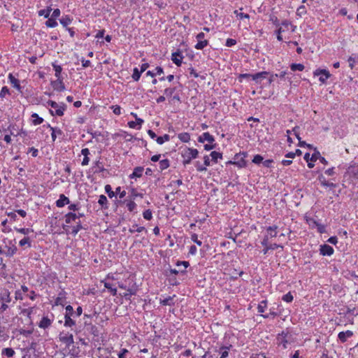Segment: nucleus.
Listing matches in <instances>:
<instances>
[{
  "mask_svg": "<svg viewBox=\"0 0 358 358\" xmlns=\"http://www.w3.org/2000/svg\"><path fill=\"white\" fill-rule=\"evenodd\" d=\"M52 321L53 319H50L48 316H43L38 323V327L43 329H48L51 326Z\"/></svg>",
  "mask_w": 358,
  "mask_h": 358,
  "instance_id": "18",
  "label": "nucleus"
},
{
  "mask_svg": "<svg viewBox=\"0 0 358 358\" xmlns=\"http://www.w3.org/2000/svg\"><path fill=\"white\" fill-rule=\"evenodd\" d=\"M289 332L282 331L281 333L278 334L277 339L280 341V344L282 345L283 349H286L287 348L288 340L287 337L288 336Z\"/></svg>",
  "mask_w": 358,
  "mask_h": 358,
  "instance_id": "14",
  "label": "nucleus"
},
{
  "mask_svg": "<svg viewBox=\"0 0 358 358\" xmlns=\"http://www.w3.org/2000/svg\"><path fill=\"white\" fill-rule=\"evenodd\" d=\"M306 13H307V10H306V6L303 5H301L300 6L298 7L296 13V15H298L299 17H302L303 15L306 14Z\"/></svg>",
  "mask_w": 358,
  "mask_h": 358,
  "instance_id": "58",
  "label": "nucleus"
},
{
  "mask_svg": "<svg viewBox=\"0 0 358 358\" xmlns=\"http://www.w3.org/2000/svg\"><path fill=\"white\" fill-rule=\"evenodd\" d=\"M348 173L355 179H358V166H350L348 169Z\"/></svg>",
  "mask_w": 358,
  "mask_h": 358,
  "instance_id": "31",
  "label": "nucleus"
},
{
  "mask_svg": "<svg viewBox=\"0 0 358 358\" xmlns=\"http://www.w3.org/2000/svg\"><path fill=\"white\" fill-rule=\"evenodd\" d=\"M83 229L82 224L80 221H79L76 226H73L72 228L71 234L73 236L77 235V234Z\"/></svg>",
  "mask_w": 358,
  "mask_h": 358,
  "instance_id": "57",
  "label": "nucleus"
},
{
  "mask_svg": "<svg viewBox=\"0 0 358 358\" xmlns=\"http://www.w3.org/2000/svg\"><path fill=\"white\" fill-rule=\"evenodd\" d=\"M65 222L66 224H71L72 222H75L77 220L76 213L73 212H69L64 216Z\"/></svg>",
  "mask_w": 358,
  "mask_h": 358,
  "instance_id": "35",
  "label": "nucleus"
},
{
  "mask_svg": "<svg viewBox=\"0 0 358 358\" xmlns=\"http://www.w3.org/2000/svg\"><path fill=\"white\" fill-rule=\"evenodd\" d=\"M46 127L48 128H50V129L52 131L51 137L52 141H55L56 140L55 133H57L59 136H62L63 134V131L59 127H53L50 124H47Z\"/></svg>",
  "mask_w": 358,
  "mask_h": 358,
  "instance_id": "27",
  "label": "nucleus"
},
{
  "mask_svg": "<svg viewBox=\"0 0 358 358\" xmlns=\"http://www.w3.org/2000/svg\"><path fill=\"white\" fill-rule=\"evenodd\" d=\"M320 152L315 148L314 152L312 154L310 159L311 162H316L317 159H320Z\"/></svg>",
  "mask_w": 358,
  "mask_h": 358,
  "instance_id": "62",
  "label": "nucleus"
},
{
  "mask_svg": "<svg viewBox=\"0 0 358 358\" xmlns=\"http://www.w3.org/2000/svg\"><path fill=\"white\" fill-rule=\"evenodd\" d=\"M98 203L101 206L102 210H108L109 208V203L107 197L101 194L99 196Z\"/></svg>",
  "mask_w": 358,
  "mask_h": 358,
  "instance_id": "23",
  "label": "nucleus"
},
{
  "mask_svg": "<svg viewBox=\"0 0 358 358\" xmlns=\"http://www.w3.org/2000/svg\"><path fill=\"white\" fill-rule=\"evenodd\" d=\"M52 11L51 7H47L46 9H42L38 10V14L39 16H44L45 18H48L50 17V13Z\"/></svg>",
  "mask_w": 358,
  "mask_h": 358,
  "instance_id": "46",
  "label": "nucleus"
},
{
  "mask_svg": "<svg viewBox=\"0 0 358 358\" xmlns=\"http://www.w3.org/2000/svg\"><path fill=\"white\" fill-rule=\"evenodd\" d=\"M45 25L48 27H50V28H54V27H56L57 25H58V23L56 20V19L52 17H49L48 18V20L45 22Z\"/></svg>",
  "mask_w": 358,
  "mask_h": 358,
  "instance_id": "50",
  "label": "nucleus"
},
{
  "mask_svg": "<svg viewBox=\"0 0 358 358\" xmlns=\"http://www.w3.org/2000/svg\"><path fill=\"white\" fill-rule=\"evenodd\" d=\"M46 106H50L51 109L49 110V113L52 116H63L64 111L66 110V105L63 103H57L52 100H48L46 102Z\"/></svg>",
  "mask_w": 358,
  "mask_h": 358,
  "instance_id": "2",
  "label": "nucleus"
},
{
  "mask_svg": "<svg viewBox=\"0 0 358 358\" xmlns=\"http://www.w3.org/2000/svg\"><path fill=\"white\" fill-rule=\"evenodd\" d=\"M353 336V332L350 330H347L345 331H341L338 334V340L344 343L347 341L348 338L352 337Z\"/></svg>",
  "mask_w": 358,
  "mask_h": 358,
  "instance_id": "19",
  "label": "nucleus"
},
{
  "mask_svg": "<svg viewBox=\"0 0 358 358\" xmlns=\"http://www.w3.org/2000/svg\"><path fill=\"white\" fill-rule=\"evenodd\" d=\"M194 166L196 171L199 172H203L207 171L206 167L204 165H202L199 161H196L194 163Z\"/></svg>",
  "mask_w": 358,
  "mask_h": 358,
  "instance_id": "61",
  "label": "nucleus"
},
{
  "mask_svg": "<svg viewBox=\"0 0 358 358\" xmlns=\"http://www.w3.org/2000/svg\"><path fill=\"white\" fill-rule=\"evenodd\" d=\"M306 221L311 229L315 228L317 224L319 223V222L316 220L314 217H306Z\"/></svg>",
  "mask_w": 358,
  "mask_h": 358,
  "instance_id": "48",
  "label": "nucleus"
},
{
  "mask_svg": "<svg viewBox=\"0 0 358 358\" xmlns=\"http://www.w3.org/2000/svg\"><path fill=\"white\" fill-rule=\"evenodd\" d=\"M125 204H126V206L129 212L133 213H137V211H136L137 205L134 202V200H131V199L127 200V202L125 203Z\"/></svg>",
  "mask_w": 358,
  "mask_h": 358,
  "instance_id": "30",
  "label": "nucleus"
},
{
  "mask_svg": "<svg viewBox=\"0 0 358 358\" xmlns=\"http://www.w3.org/2000/svg\"><path fill=\"white\" fill-rule=\"evenodd\" d=\"M210 156L211 157L212 162L215 164L217 163L218 159H222L223 158L222 153L217 151H212Z\"/></svg>",
  "mask_w": 358,
  "mask_h": 358,
  "instance_id": "33",
  "label": "nucleus"
},
{
  "mask_svg": "<svg viewBox=\"0 0 358 358\" xmlns=\"http://www.w3.org/2000/svg\"><path fill=\"white\" fill-rule=\"evenodd\" d=\"M84 336H87L88 334L93 335L94 337L99 336V331L98 327L92 324V322H88L87 321L84 322Z\"/></svg>",
  "mask_w": 358,
  "mask_h": 358,
  "instance_id": "4",
  "label": "nucleus"
},
{
  "mask_svg": "<svg viewBox=\"0 0 358 358\" xmlns=\"http://www.w3.org/2000/svg\"><path fill=\"white\" fill-rule=\"evenodd\" d=\"M137 197L143 198V194L138 192L135 188H131L129 195V199L135 200Z\"/></svg>",
  "mask_w": 358,
  "mask_h": 358,
  "instance_id": "39",
  "label": "nucleus"
},
{
  "mask_svg": "<svg viewBox=\"0 0 358 358\" xmlns=\"http://www.w3.org/2000/svg\"><path fill=\"white\" fill-rule=\"evenodd\" d=\"M268 308V301L266 299L262 300L257 305V312L262 315H264L263 313H265Z\"/></svg>",
  "mask_w": 358,
  "mask_h": 358,
  "instance_id": "28",
  "label": "nucleus"
},
{
  "mask_svg": "<svg viewBox=\"0 0 358 358\" xmlns=\"http://www.w3.org/2000/svg\"><path fill=\"white\" fill-rule=\"evenodd\" d=\"M8 78L14 88H15L18 92H22V87L20 85V80L15 78L13 73H10L8 76Z\"/></svg>",
  "mask_w": 358,
  "mask_h": 358,
  "instance_id": "12",
  "label": "nucleus"
},
{
  "mask_svg": "<svg viewBox=\"0 0 358 358\" xmlns=\"http://www.w3.org/2000/svg\"><path fill=\"white\" fill-rule=\"evenodd\" d=\"M70 203L69 197L65 196L64 194H61L59 199L55 201V205L58 208H63L67 204Z\"/></svg>",
  "mask_w": 358,
  "mask_h": 358,
  "instance_id": "17",
  "label": "nucleus"
},
{
  "mask_svg": "<svg viewBox=\"0 0 358 358\" xmlns=\"http://www.w3.org/2000/svg\"><path fill=\"white\" fill-rule=\"evenodd\" d=\"M198 155L199 151L197 149L186 147L181 154L183 165L186 166L191 164L192 159L197 158Z\"/></svg>",
  "mask_w": 358,
  "mask_h": 358,
  "instance_id": "3",
  "label": "nucleus"
},
{
  "mask_svg": "<svg viewBox=\"0 0 358 358\" xmlns=\"http://www.w3.org/2000/svg\"><path fill=\"white\" fill-rule=\"evenodd\" d=\"M72 21L73 17L69 15L62 16V17L59 19L60 24L66 29L68 28V26L72 22Z\"/></svg>",
  "mask_w": 358,
  "mask_h": 358,
  "instance_id": "26",
  "label": "nucleus"
},
{
  "mask_svg": "<svg viewBox=\"0 0 358 358\" xmlns=\"http://www.w3.org/2000/svg\"><path fill=\"white\" fill-rule=\"evenodd\" d=\"M186 273H187V271L186 270H177L176 268H170V269H169V274H168V271H166V276H170L171 275H176L178 274L185 275Z\"/></svg>",
  "mask_w": 358,
  "mask_h": 358,
  "instance_id": "44",
  "label": "nucleus"
},
{
  "mask_svg": "<svg viewBox=\"0 0 358 358\" xmlns=\"http://www.w3.org/2000/svg\"><path fill=\"white\" fill-rule=\"evenodd\" d=\"M66 292L62 289L58 294V296L55 299L54 305L55 306H64V302L66 300Z\"/></svg>",
  "mask_w": 358,
  "mask_h": 358,
  "instance_id": "20",
  "label": "nucleus"
},
{
  "mask_svg": "<svg viewBox=\"0 0 358 358\" xmlns=\"http://www.w3.org/2000/svg\"><path fill=\"white\" fill-rule=\"evenodd\" d=\"M101 159V157H99L96 161L93 162L92 166L90 168L89 171H92L94 174H99L101 173V171H106V169L104 168Z\"/></svg>",
  "mask_w": 358,
  "mask_h": 358,
  "instance_id": "9",
  "label": "nucleus"
},
{
  "mask_svg": "<svg viewBox=\"0 0 358 358\" xmlns=\"http://www.w3.org/2000/svg\"><path fill=\"white\" fill-rule=\"evenodd\" d=\"M215 138L213 135H211L209 132H204L201 136L198 137V142L201 143H203L205 141H208V143H213L215 142Z\"/></svg>",
  "mask_w": 358,
  "mask_h": 358,
  "instance_id": "13",
  "label": "nucleus"
},
{
  "mask_svg": "<svg viewBox=\"0 0 358 358\" xmlns=\"http://www.w3.org/2000/svg\"><path fill=\"white\" fill-rule=\"evenodd\" d=\"M170 166V162L168 159H164L159 161V169L161 171H164L168 169Z\"/></svg>",
  "mask_w": 358,
  "mask_h": 358,
  "instance_id": "52",
  "label": "nucleus"
},
{
  "mask_svg": "<svg viewBox=\"0 0 358 358\" xmlns=\"http://www.w3.org/2000/svg\"><path fill=\"white\" fill-rule=\"evenodd\" d=\"M208 44V41L207 40L203 41H198L197 43L194 45V48L196 50H203L205 47H206Z\"/></svg>",
  "mask_w": 358,
  "mask_h": 358,
  "instance_id": "54",
  "label": "nucleus"
},
{
  "mask_svg": "<svg viewBox=\"0 0 358 358\" xmlns=\"http://www.w3.org/2000/svg\"><path fill=\"white\" fill-rule=\"evenodd\" d=\"M231 347V345L229 346L222 345L218 350L216 349L215 352L221 355L220 358H227L229 356V351Z\"/></svg>",
  "mask_w": 358,
  "mask_h": 358,
  "instance_id": "22",
  "label": "nucleus"
},
{
  "mask_svg": "<svg viewBox=\"0 0 358 358\" xmlns=\"http://www.w3.org/2000/svg\"><path fill=\"white\" fill-rule=\"evenodd\" d=\"M313 76H319V80L321 83L324 84L327 83V79H329L331 74L329 71L324 69H317L313 71Z\"/></svg>",
  "mask_w": 358,
  "mask_h": 358,
  "instance_id": "7",
  "label": "nucleus"
},
{
  "mask_svg": "<svg viewBox=\"0 0 358 358\" xmlns=\"http://www.w3.org/2000/svg\"><path fill=\"white\" fill-rule=\"evenodd\" d=\"M290 69L292 71H303L305 66L303 64H296V63H292L290 64Z\"/></svg>",
  "mask_w": 358,
  "mask_h": 358,
  "instance_id": "49",
  "label": "nucleus"
},
{
  "mask_svg": "<svg viewBox=\"0 0 358 358\" xmlns=\"http://www.w3.org/2000/svg\"><path fill=\"white\" fill-rule=\"evenodd\" d=\"M176 295H173V296H168L164 299H160V304L162 306H173L174 305V303L172 302L173 297Z\"/></svg>",
  "mask_w": 358,
  "mask_h": 358,
  "instance_id": "47",
  "label": "nucleus"
},
{
  "mask_svg": "<svg viewBox=\"0 0 358 358\" xmlns=\"http://www.w3.org/2000/svg\"><path fill=\"white\" fill-rule=\"evenodd\" d=\"M63 80L64 78H57L56 80L51 81V85L54 90L57 92H63L65 90V85Z\"/></svg>",
  "mask_w": 358,
  "mask_h": 358,
  "instance_id": "15",
  "label": "nucleus"
},
{
  "mask_svg": "<svg viewBox=\"0 0 358 358\" xmlns=\"http://www.w3.org/2000/svg\"><path fill=\"white\" fill-rule=\"evenodd\" d=\"M116 136L123 138L126 141H133L134 140H138V138L134 137L131 134L125 131H120L119 133L115 134Z\"/></svg>",
  "mask_w": 358,
  "mask_h": 358,
  "instance_id": "21",
  "label": "nucleus"
},
{
  "mask_svg": "<svg viewBox=\"0 0 358 358\" xmlns=\"http://www.w3.org/2000/svg\"><path fill=\"white\" fill-rule=\"evenodd\" d=\"M319 250L322 256H331L334 252V248L328 244L320 245Z\"/></svg>",
  "mask_w": 358,
  "mask_h": 358,
  "instance_id": "10",
  "label": "nucleus"
},
{
  "mask_svg": "<svg viewBox=\"0 0 358 358\" xmlns=\"http://www.w3.org/2000/svg\"><path fill=\"white\" fill-rule=\"evenodd\" d=\"M15 352L14 350L11 348H3L2 350V355L6 356L7 357H13L15 355Z\"/></svg>",
  "mask_w": 358,
  "mask_h": 358,
  "instance_id": "45",
  "label": "nucleus"
},
{
  "mask_svg": "<svg viewBox=\"0 0 358 358\" xmlns=\"http://www.w3.org/2000/svg\"><path fill=\"white\" fill-rule=\"evenodd\" d=\"M278 228V227L277 225L269 226L266 229V231H267L266 235H268V237H271V238L276 237Z\"/></svg>",
  "mask_w": 358,
  "mask_h": 358,
  "instance_id": "36",
  "label": "nucleus"
},
{
  "mask_svg": "<svg viewBox=\"0 0 358 358\" xmlns=\"http://www.w3.org/2000/svg\"><path fill=\"white\" fill-rule=\"evenodd\" d=\"M283 248V246L280 244L273 243L268 245L266 248H264L262 250L264 255H266L268 252L269 250H275L276 248Z\"/></svg>",
  "mask_w": 358,
  "mask_h": 358,
  "instance_id": "43",
  "label": "nucleus"
},
{
  "mask_svg": "<svg viewBox=\"0 0 358 358\" xmlns=\"http://www.w3.org/2000/svg\"><path fill=\"white\" fill-rule=\"evenodd\" d=\"M184 58L181 51L178 50L171 55V60L178 66H180L182 63V59Z\"/></svg>",
  "mask_w": 358,
  "mask_h": 358,
  "instance_id": "11",
  "label": "nucleus"
},
{
  "mask_svg": "<svg viewBox=\"0 0 358 358\" xmlns=\"http://www.w3.org/2000/svg\"><path fill=\"white\" fill-rule=\"evenodd\" d=\"M263 160H264L263 156H262L259 154H257L253 157V159H252V162L257 165H259L260 164H262Z\"/></svg>",
  "mask_w": 358,
  "mask_h": 358,
  "instance_id": "56",
  "label": "nucleus"
},
{
  "mask_svg": "<svg viewBox=\"0 0 358 358\" xmlns=\"http://www.w3.org/2000/svg\"><path fill=\"white\" fill-rule=\"evenodd\" d=\"M9 245H6L3 248H1L0 255L10 257L16 253L17 248L12 243V241H9Z\"/></svg>",
  "mask_w": 358,
  "mask_h": 358,
  "instance_id": "8",
  "label": "nucleus"
},
{
  "mask_svg": "<svg viewBox=\"0 0 358 358\" xmlns=\"http://www.w3.org/2000/svg\"><path fill=\"white\" fill-rule=\"evenodd\" d=\"M102 282L104 285V287L108 289V291L110 293L111 295H113V296L117 295V288L113 287V285L110 282H107L106 280L102 281Z\"/></svg>",
  "mask_w": 358,
  "mask_h": 358,
  "instance_id": "29",
  "label": "nucleus"
},
{
  "mask_svg": "<svg viewBox=\"0 0 358 358\" xmlns=\"http://www.w3.org/2000/svg\"><path fill=\"white\" fill-rule=\"evenodd\" d=\"M73 316L69 315H64V326L65 327H70L72 328V327L76 325V321L72 319Z\"/></svg>",
  "mask_w": 358,
  "mask_h": 358,
  "instance_id": "37",
  "label": "nucleus"
},
{
  "mask_svg": "<svg viewBox=\"0 0 358 358\" xmlns=\"http://www.w3.org/2000/svg\"><path fill=\"white\" fill-rule=\"evenodd\" d=\"M144 168L143 166H136L134 169L133 173L129 176L130 178H141L143 175Z\"/></svg>",
  "mask_w": 358,
  "mask_h": 358,
  "instance_id": "25",
  "label": "nucleus"
},
{
  "mask_svg": "<svg viewBox=\"0 0 358 358\" xmlns=\"http://www.w3.org/2000/svg\"><path fill=\"white\" fill-rule=\"evenodd\" d=\"M144 120L141 118H136L135 121H129L128 122V126L131 129H140Z\"/></svg>",
  "mask_w": 358,
  "mask_h": 358,
  "instance_id": "24",
  "label": "nucleus"
},
{
  "mask_svg": "<svg viewBox=\"0 0 358 358\" xmlns=\"http://www.w3.org/2000/svg\"><path fill=\"white\" fill-rule=\"evenodd\" d=\"M52 66L53 67L54 71H55V77H57V78H63L62 77V67L60 65L57 64L56 63H52Z\"/></svg>",
  "mask_w": 358,
  "mask_h": 358,
  "instance_id": "40",
  "label": "nucleus"
},
{
  "mask_svg": "<svg viewBox=\"0 0 358 358\" xmlns=\"http://www.w3.org/2000/svg\"><path fill=\"white\" fill-rule=\"evenodd\" d=\"M282 299L287 303H291L294 299V296L291 292H289L282 296Z\"/></svg>",
  "mask_w": 358,
  "mask_h": 358,
  "instance_id": "60",
  "label": "nucleus"
},
{
  "mask_svg": "<svg viewBox=\"0 0 358 358\" xmlns=\"http://www.w3.org/2000/svg\"><path fill=\"white\" fill-rule=\"evenodd\" d=\"M105 192L108 194V197L112 199L115 197V193L113 191L112 187L110 185H105Z\"/></svg>",
  "mask_w": 358,
  "mask_h": 358,
  "instance_id": "55",
  "label": "nucleus"
},
{
  "mask_svg": "<svg viewBox=\"0 0 358 358\" xmlns=\"http://www.w3.org/2000/svg\"><path fill=\"white\" fill-rule=\"evenodd\" d=\"M137 287L136 283H134L131 286L129 287L127 289V292L124 293L123 294H120L122 297H124L126 300H131V296L132 295H135L137 292Z\"/></svg>",
  "mask_w": 358,
  "mask_h": 358,
  "instance_id": "16",
  "label": "nucleus"
},
{
  "mask_svg": "<svg viewBox=\"0 0 358 358\" xmlns=\"http://www.w3.org/2000/svg\"><path fill=\"white\" fill-rule=\"evenodd\" d=\"M143 217L146 220H151L152 219V213L151 210L147 209L143 211Z\"/></svg>",
  "mask_w": 358,
  "mask_h": 358,
  "instance_id": "63",
  "label": "nucleus"
},
{
  "mask_svg": "<svg viewBox=\"0 0 358 358\" xmlns=\"http://www.w3.org/2000/svg\"><path fill=\"white\" fill-rule=\"evenodd\" d=\"M178 138L183 143H188L190 141V134L187 132L180 133Z\"/></svg>",
  "mask_w": 358,
  "mask_h": 358,
  "instance_id": "42",
  "label": "nucleus"
},
{
  "mask_svg": "<svg viewBox=\"0 0 358 358\" xmlns=\"http://www.w3.org/2000/svg\"><path fill=\"white\" fill-rule=\"evenodd\" d=\"M286 75L292 76L293 74L292 73L287 72V71H282L280 73H273L269 71H264L252 74V80L255 83V84H261L264 79L267 78V84L271 85L274 81V77H279L280 79H287L291 83V78L289 76L285 78Z\"/></svg>",
  "mask_w": 358,
  "mask_h": 358,
  "instance_id": "1",
  "label": "nucleus"
},
{
  "mask_svg": "<svg viewBox=\"0 0 358 358\" xmlns=\"http://www.w3.org/2000/svg\"><path fill=\"white\" fill-rule=\"evenodd\" d=\"M142 73H143V71H141L137 67H135L133 69V73L131 75V78L134 80V81H136V82L138 81L139 79L141 78Z\"/></svg>",
  "mask_w": 358,
  "mask_h": 358,
  "instance_id": "41",
  "label": "nucleus"
},
{
  "mask_svg": "<svg viewBox=\"0 0 358 358\" xmlns=\"http://www.w3.org/2000/svg\"><path fill=\"white\" fill-rule=\"evenodd\" d=\"M170 140V136L167 134H165L162 136H157L156 138V141L158 144L162 145L164 142L169 141Z\"/></svg>",
  "mask_w": 358,
  "mask_h": 358,
  "instance_id": "51",
  "label": "nucleus"
},
{
  "mask_svg": "<svg viewBox=\"0 0 358 358\" xmlns=\"http://www.w3.org/2000/svg\"><path fill=\"white\" fill-rule=\"evenodd\" d=\"M248 156V152H242L236 153L234 157V165L239 169L245 168L247 166V162L245 158Z\"/></svg>",
  "mask_w": 358,
  "mask_h": 358,
  "instance_id": "5",
  "label": "nucleus"
},
{
  "mask_svg": "<svg viewBox=\"0 0 358 358\" xmlns=\"http://www.w3.org/2000/svg\"><path fill=\"white\" fill-rule=\"evenodd\" d=\"M33 311H34V308L31 307V308H24V309L22 310L21 313L23 315H25L29 319L30 322H31V315L33 314Z\"/></svg>",
  "mask_w": 358,
  "mask_h": 358,
  "instance_id": "53",
  "label": "nucleus"
},
{
  "mask_svg": "<svg viewBox=\"0 0 358 358\" xmlns=\"http://www.w3.org/2000/svg\"><path fill=\"white\" fill-rule=\"evenodd\" d=\"M59 339L62 343L65 344L66 347L68 348L74 343L73 334L69 332H65L64 331L59 333Z\"/></svg>",
  "mask_w": 358,
  "mask_h": 358,
  "instance_id": "6",
  "label": "nucleus"
},
{
  "mask_svg": "<svg viewBox=\"0 0 358 358\" xmlns=\"http://www.w3.org/2000/svg\"><path fill=\"white\" fill-rule=\"evenodd\" d=\"M69 210H72L73 212L78 210L80 208V202H77L75 203H69L68 206Z\"/></svg>",
  "mask_w": 358,
  "mask_h": 358,
  "instance_id": "64",
  "label": "nucleus"
},
{
  "mask_svg": "<svg viewBox=\"0 0 358 358\" xmlns=\"http://www.w3.org/2000/svg\"><path fill=\"white\" fill-rule=\"evenodd\" d=\"M19 245L22 247L24 246L25 245H28V247H31V244L30 238L29 236L24 237L22 240L20 241Z\"/></svg>",
  "mask_w": 358,
  "mask_h": 358,
  "instance_id": "59",
  "label": "nucleus"
},
{
  "mask_svg": "<svg viewBox=\"0 0 358 358\" xmlns=\"http://www.w3.org/2000/svg\"><path fill=\"white\" fill-rule=\"evenodd\" d=\"M0 301L3 303H8L11 301V297L10 296V292L6 289L3 293L1 294Z\"/></svg>",
  "mask_w": 358,
  "mask_h": 358,
  "instance_id": "34",
  "label": "nucleus"
},
{
  "mask_svg": "<svg viewBox=\"0 0 358 358\" xmlns=\"http://www.w3.org/2000/svg\"><path fill=\"white\" fill-rule=\"evenodd\" d=\"M280 314V312L278 313L275 311V309L274 307H271L269 309V313H266L265 315H262V317H263L265 319L267 318H272L274 319L277 316H278Z\"/></svg>",
  "mask_w": 358,
  "mask_h": 358,
  "instance_id": "32",
  "label": "nucleus"
},
{
  "mask_svg": "<svg viewBox=\"0 0 358 358\" xmlns=\"http://www.w3.org/2000/svg\"><path fill=\"white\" fill-rule=\"evenodd\" d=\"M32 118V124L34 125H38L43 122L44 120L43 117H40L37 113H33L31 114Z\"/></svg>",
  "mask_w": 358,
  "mask_h": 358,
  "instance_id": "38",
  "label": "nucleus"
}]
</instances>
